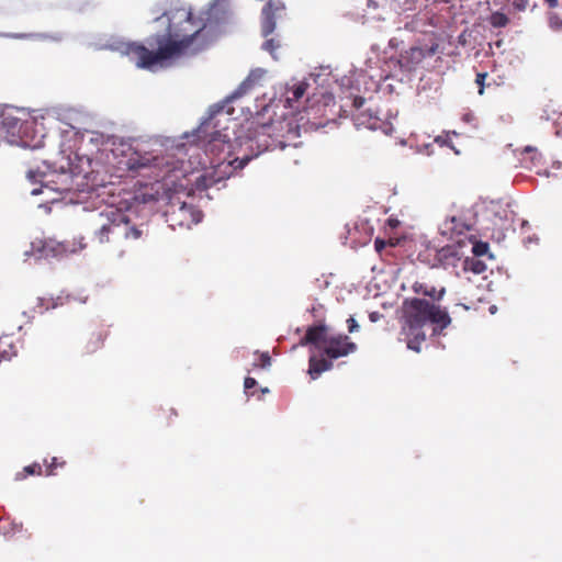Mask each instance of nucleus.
I'll return each instance as SVG.
<instances>
[{
    "label": "nucleus",
    "instance_id": "obj_16",
    "mask_svg": "<svg viewBox=\"0 0 562 562\" xmlns=\"http://www.w3.org/2000/svg\"><path fill=\"white\" fill-rule=\"evenodd\" d=\"M333 359H326L323 356H311L308 359V374L313 380H316L323 372L333 368Z\"/></svg>",
    "mask_w": 562,
    "mask_h": 562
},
{
    "label": "nucleus",
    "instance_id": "obj_14",
    "mask_svg": "<svg viewBox=\"0 0 562 562\" xmlns=\"http://www.w3.org/2000/svg\"><path fill=\"white\" fill-rule=\"evenodd\" d=\"M229 140L231 139L226 134L217 131L211 135V138L205 145V153L217 157L226 149L229 150Z\"/></svg>",
    "mask_w": 562,
    "mask_h": 562
},
{
    "label": "nucleus",
    "instance_id": "obj_17",
    "mask_svg": "<svg viewBox=\"0 0 562 562\" xmlns=\"http://www.w3.org/2000/svg\"><path fill=\"white\" fill-rule=\"evenodd\" d=\"M353 120L356 122V125L363 126L369 130H378L381 127L382 124V121L378 116V114L370 110L359 111L357 114L353 115Z\"/></svg>",
    "mask_w": 562,
    "mask_h": 562
},
{
    "label": "nucleus",
    "instance_id": "obj_34",
    "mask_svg": "<svg viewBox=\"0 0 562 562\" xmlns=\"http://www.w3.org/2000/svg\"><path fill=\"white\" fill-rule=\"evenodd\" d=\"M364 102H366V99H364V98H362V97H356V98L353 99V106H355L358 111H360V109L362 108V105L364 104Z\"/></svg>",
    "mask_w": 562,
    "mask_h": 562
},
{
    "label": "nucleus",
    "instance_id": "obj_25",
    "mask_svg": "<svg viewBox=\"0 0 562 562\" xmlns=\"http://www.w3.org/2000/svg\"><path fill=\"white\" fill-rule=\"evenodd\" d=\"M251 156H244L243 158H235L228 161V165L233 166L235 169H243L250 160Z\"/></svg>",
    "mask_w": 562,
    "mask_h": 562
},
{
    "label": "nucleus",
    "instance_id": "obj_33",
    "mask_svg": "<svg viewBox=\"0 0 562 562\" xmlns=\"http://www.w3.org/2000/svg\"><path fill=\"white\" fill-rule=\"evenodd\" d=\"M386 244H387V243H386L385 240H383V239H381V238H376V239L374 240V247H375V250H376L378 252H381V251H382V249H384V248H385Z\"/></svg>",
    "mask_w": 562,
    "mask_h": 562
},
{
    "label": "nucleus",
    "instance_id": "obj_37",
    "mask_svg": "<svg viewBox=\"0 0 562 562\" xmlns=\"http://www.w3.org/2000/svg\"><path fill=\"white\" fill-rule=\"evenodd\" d=\"M27 177H29L30 179H34V177H35L34 171L30 170V171H29V173H27Z\"/></svg>",
    "mask_w": 562,
    "mask_h": 562
},
{
    "label": "nucleus",
    "instance_id": "obj_32",
    "mask_svg": "<svg viewBox=\"0 0 562 562\" xmlns=\"http://www.w3.org/2000/svg\"><path fill=\"white\" fill-rule=\"evenodd\" d=\"M347 324H348V331L349 333H355L359 328V325H358V323L356 322V319L353 317H349L347 319Z\"/></svg>",
    "mask_w": 562,
    "mask_h": 562
},
{
    "label": "nucleus",
    "instance_id": "obj_30",
    "mask_svg": "<svg viewBox=\"0 0 562 562\" xmlns=\"http://www.w3.org/2000/svg\"><path fill=\"white\" fill-rule=\"evenodd\" d=\"M473 251L477 256L484 255L487 251V244H476L473 247Z\"/></svg>",
    "mask_w": 562,
    "mask_h": 562
},
{
    "label": "nucleus",
    "instance_id": "obj_26",
    "mask_svg": "<svg viewBox=\"0 0 562 562\" xmlns=\"http://www.w3.org/2000/svg\"><path fill=\"white\" fill-rule=\"evenodd\" d=\"M270 364H271V357H270L269 352L260 353L259 362L254 363L255 367H260L263 369L270 367Z\"/></svg>",
    "mask_w": 562,
    "mask_h": 562
},
{
    "label": "nucleus",
    "instance_id": "obj_10",
    "mask_svg": "<svg viewBox=\"0 0 562 562\" xmlns=\"http://www.w3.org/2000/svg\"><path fill=\"white\" fill-rule=\"evenodd\" d=\"M328 327L323 324H316L310 326L306 329L305 336L301 339L300 345H314L317 349L323 351V346H326L327 340H329Z\"/></svg>",
    "mask_w": 562,
    "mask_h": 562
},
{
    "label": "nucleus",
    "instance_id": "obj_27",
    "mask_svg": "<svg viewBox=\"0 0 562 562\" xmlns=\"http://www.w3.org/2000/svg\"><path fill=\"white\" fill-rule=\"evenodd\" d=\"M262 47L271 55H273L277 48L279 47V43H277L273 38H270L263 43Z\"/></svg>",
    "mask_w": 562,
    "mask_h": 562
},
{
    "label": "nucleus",
    "instance_id": "obj_15",
    "mask_svg": "<svg viewBox=\"0 0 562 562\" xmlns=\"http://www.w3.org/2000/svg\"><path fill=\"white\" fill-rule=\"evenodd\" d=\"M412 290L418 295L430 297L434 302L440 301L446 293L445 286L437 288L425 281H415L412 285Z\"/></svg>",
    "mask_w": 562,
    "mask_h": 562
},
{
    "label": "nucleus",
    "instance_id": "obj_22",
    "mask_svg": "<svg viewBox=\"0 0 562 562\" xmlns=\"http://www.w3.org/2000/svg\"><path fill=\"white\" fill-rule=\"evenodd\" d=\"M16 356V349L12 342L0 339V362L2 360L9 361L12 357Z\"/></svg>",
    "mask_w": 562,
    "mask_h": 562
},
{
    "label": "nucleus",
    "instance_id": "obj_31",
    "mask_svg": "<svg viewBox=\"0 0 562 562\" xmlns=\"http://www.w3.org/2000/svg\"><path fill=\"white\" fill-rule=\"evenodd\" d=\"M257 385V381L254 378L247 376L244 381V387L246 393Z\"/></svg>",
    "mask_w": 562,
    "mask_h": 562
},
{
    "label": "nucleus",
    "instance_id": "obj_18",
    "mask_svg": "<svg viewBox=\"0 0 562 562\" xmlns=\"http://www.w3.org/2000/svg\"><path fill=\"white\" fill-rule=\"evenodd\" d=\"M308 85L306 82H300L292 89L288 90L286 103L289 106H293L292 103L299 101L306 92Z\"/></svg>",
    "mask_w": 562,
    "mask_h": 562
},
{
    "label": "nucleus",
    "instance_id": "obj_24",
    "mask_svg": "<svg viewBox=\"0 0 562 562\" xmlns=\"http://www.w3.org/2000/svg\"><path fill=\"white\" fill-rule=\"evenodd\" d=\"M44 463L46 465L45 474L48 475V476L56 475L57 474V468H59V467L63 468L66 464L65 461H63V460L59 461L58 458H56V457H53L50 459V461L45 459Z\"/></svg>",
    "mask_w": 562,
    "mask_h": 562
},
{
    "label": "nucleus",
    "instance_id": "obj_35",
    "mask_svg": "<svg viewBox=\"0 0 562 562\" xmlns=\"http://www.w3.org/2000/svg\"><path fill=\"white\" fill-rule=\"evenodd\" d=\"M544 1L548 3V5L551 9H554V8H557L559 5L558 0H544Z\"/></svg>",
    "mask_w": 562,
    "mask_h": 562
},
{
    "label": "nucleus",
    "instance_id": "obj_12",
    "mask_svg": "<svg viewBox=\"0 0 562 562\" xmlns=\"http://www.w3.org/2000/svg\"><path fill=\"white\" fill-rule=\"evenodd\" d=\"M108 331L103 326H97L91 328V330L88 334L86 344H85V352L87 355H92L100 350L103 345L104 340L106 339Z\"/></svg>",
    "mask_w": 562,
    "mask_h": 562
},
{
    "label": "nucleus",
    "instance_id": "obj_39",
    "mask_svg": "<svg viewBox=\"0 0 562 562\" xmlns=\"http://www.w3.org/2000/svg\"><path fill=\"white\" fill-rule=\"evenodd\" d=\"M38 193H40V191H38L37 189H34V190L32 191V194H34V195H36V194H38Z\"/></svg>",
    "mask_w": 562,
    "mask_h": 562
},
{
    "label": "nucleus",
    "instance_id": "obj_11",
    "mask_svg": "<svg viewBox=\"0 0 562 562\" xmlns=\"http://www.w3.org/2000/svg\"><path fill=\"white\" fill-rule=\"evenodd\" d=\"M266 75V70L261 68L254 69L249 72L246 79L237 87V89L232 93V99H238L243 95L247 94L250 90H252L257 85L260 83L262 78Z\"/></svg>",
    "mask_w": 562,
    "mask_h": 562
},
{
    "label": "nucleus",
    "instance_id": "obj_2",
    "mask_svg": "<svg viewBox=\"0 0 562 562\" xmlns=\"http://www.w3.org/2000/svg\"><path fill=\"white\" fill-rule=\"evenodd\" d=\"M94 239L114 256L132 251L146 232L120 209L109 207L94 217Z\"/></svg>",
    "mask_w": 562,
    "mask_h": 562
},
{
    "label": "nucleus",
    "instance_id": "obj_13",
    "mask_svg": "<svg viewBox=\"0 0 562 562\" xmlns=\"http://www.w3.org/2000/svg\"><path fill=\"white\" fill-rule=\"evenodd\" d=\"M441 234L448 236L449 238H453L454 236H459L464 234L470 229L467 223L456 215L448 216L440 226Z\"/></svg>",
    "mask_w": 562,
    "mask_h": 562
},
{
    "label": "nucleus",
    "instance_id": "obj_40",
    "mask_svg": "<svg viewBox=\"0 0 562 562\" xmlns=\"http://www.w3.org/2000/svg\"><path fill=\"white\" fill-rule=\"evenodd\" d=\"M271 130L270 125H267V136H269V131Z\"/></svg>",
    "mask_w": 562,
    "mask_h": 562
},
{
    "label": "nucleus",
    "instance_id": "obj_8",
    "mask_svg": "<svg viewBox=\"0 0 562 562\" xmlns=\"http://www.w3.org/2000/svg\"><path fill=\"white\" fill-rule=\"evenodd\" d=\"M357 345L350 339L349 336L344 334L331 335L327 340L326 346H323V355L327 358L336 360L338 358L347 357L356 352Z\"/></svg>",
    "mask_w": 562,
    "mask_h": 562
},
{
    "label": "nucleus",
    "instance_id": "obj_3",
    "mask_svg": "<svg viewBox=\"0 0 562 562\" xmlns=\"http://www.w3.org/2000/svg\"><path fill=\"white\" fill-rule=\"evenodd\" d=\"M403 330L407 336V347L416 352L420 351V345L426 339L424 327L430 323L440 329L447 328L451 323L446 308L424 299H405L402 305Z\"/></svg>",
    "mask_w": 562,
    "mask_h": 562
},
{
    "label": "nucleus",
    "instance_id": "obj_7",
    "mask_svg": "<svg viewBox=\"0 0 562 562\" xmlns=\"http://www.w3.org/2000/svg\"><path fill=\"white\" fill-rule=\"evenodd\" d=\"M438 49L439 44L436 42L425 46H412L401 54V67L409 71L414 70L424 61L425 58L436 55Z\"/></svg>",
    "mask_w": 562,
    "mask_h": 562
},
{
    "label": "nucleus",
    "instance_id": "obj_4",
    "mask_svg": "<svg viewBox=\"0 0 562 562\" xmlns=\"http://www.w3.org/2000/svg\"><path fill=\"white\" fill-rule=\"evenodd\" d=\"M126 169L138 175H146L156 181V193L165 190L166 195L169 191L178 192L176 180L179 179L178 173L183 176L182 170L177 167V161L171 156H154L149 153L134 151L125 162ZM179 188L184 189L183 184Z\"/></svg>",
    "mask_w": 562,
    "mask_h": 562
},
{
    "label": "nucleus",
    "instance_id": "obj_9",
    "mask_svg": "<svg viewBox=\"0 0 562 562\" xmlns=\"http://www.w3.org/2000/svg\"><path fill=\"white\" fill-rule=\"evenodd\" d=\"M284 5L279 0H269L261 12V33L265 37L273 33L276 29V13L283 10Z\"/></svg>",
    "mask_w": 562,
    "mask_h": 562
},
{
    "label": "nucleus",
    "instance_id": "obj_1",
    "mask_svg": "<svg viewBox=\"0 0 562 562\" xmlns=\"http://www.w3.org/2000/svg\"><path fill=\"white\" fill-rule=\"evenodd\" d=\"M161 18H166L168 22L166 33L147 38V44L153 49L139 43L124 45V54L138 68L150 69L155 65L182 55L196 54L207 46L206 22L201 16H195L191 8L175 7L165 11ZM158 20L159 18H156V21Z\"/></svg>",
    "mask_w": 562,
    "mask_h": 562
},
{
    "label": "nucleus",
    "instance_id": "obj_36",
    "mask_svg": "<svg viewBox=\"0 0 562 562\" xmlns=\"http://www.w3.org/2000/svg\"><path fill=\"white\" fill-rule=\"evenodd\" d=\"M168 412H169V416H172V415H173V416H177V412H176L173 408H171V407H170V408L168 409Z\"/></svg>",
    "mask_w": 562,
    "mask_h": 562
},
{
    "label": "nucleus",
    "instance_id": "obj_20",
    "mask_svg": "<svg viewBox=\"0 0 562 562\" xmlns=\"http://www.w3.org/2000/svg\"><path fill=\"white\" fill-rule=\"evenodd\" d=\"M464 271H471L475 274L483 273L486 270V265L476 258H468L464 260Z\"/></svg>",
    "mask_w": 562,
    "mask_h": 562
},
{
    "label": "nucleus",
    "instance_id": "obj_41",
    "mask_svg": "<svg viewBox=\"0 0 562 562\" xmlns=\"http://www.w3.org/2000/svg\"><path fill=\"white\" fill-rule=\"evenodd\" d=\"M270 146H271V144H269V143L267 142L266 148L268 149Z\"/></svg>",
    "mask_w": 562,
    "mask_h": 562
},
{
    "label": "nucleus",
    "instance_id": "obj_19",
    "mask_svg": "<svg viewBox=\"0 0 562 562\" xmlns=\"http://www.w3.org/2000/svg\"><path fill=\"white\" fill-rule=\"evenodd\" d=\"M43 469L42 465L37 462H34L30 465H26L22 469V471H19L15 473V480L22 481L26 479L29 475H42Z\"/></svg>",
    "mask_w": 562,
    "mask_h": 562
},
{
    "label": "nucleus",
    "instance_id": "obj_28",
    "mask_svg": "<svg viewBox=\"0 0 562 562\" xmlns=\"http://www.w3.org/2000/svg\"><path fill=\"white\" fill-rule=\"evenodd\" d=\"M487 77V72H479L476 74L475 83L479 86V93L483 94L484 92V81Z\"/></svg>",
    "mask_w": 562,
    "mask_h": 562
},
{
    "label": "nucleus",
    "instance_id": "obj_38",
    "mask_svg": "<svg viewBox=\"0 0 562 562\" xmlns=\"http://www.w3.org/2000/svg\"><path fill=\"white\" fill-rule=\"evenodd\" d=\"M459 42H460V43H464V41H463V34H461V35L459 36Z\"/></svg>",
    "mask_w": 562,
    "mask_h": 562
},
{
    "label": "nucleus",
    "instance_id": "obj_21",
    "mask_svg": "<svg viewBox=\"0 0 562 562\" xmlns=\"http://www.w3.org/2000/svg\"><path fill=\"white\" fill-rule=\"evenodd\" d=\"M438 260L440 263L447 266V265H453L454 260L457 259V252L452 247H443L441 248L437 254Z\"/></svg>",
    "mask_w": 562,
    "mask_h": 562
},
{
    "label": "nucleus",
    "instance_id": "obj_29",
    "mask_svg": "<svg viewBox=\"0 0 562 562\" xmlns=\"http://www.w3.org/2000/svg\"><path fill=\"white\" fill-rule=\"evenodd\" d=\"M528 2L529 0H514L513 1V5L519 10V11H524L527 9L528 7Z\"/></svg>",
    "mask_w": 562,
    "mask_h": 562
},
{
    "label": "nucleus",
    "instance_id": "obj_5",
    "mask_svg": "<svg viewBox=\"0 0 562 562\" xmlns=\"http://www.w3.org/2000/svg\"><path fill=\"white\" fill-rule=\"evenodd\" d=\"M165 217L172 229L191 228L201 221L202 213L192 204L170 201L165 211Z\"/></svg>",
    "mask_w": 562,
    "mask_h": 562
},
{
    "label": "nucleus",
    "instance_id": "obj_6",
    "mask_svg": "<svg viewBox=\"0 0 562 562\" xmlns=\"http://www.w3.org/2000/svg\"><path fill=\"white\" fill-rule=\"evenodd\" d=\"M85 247L82 237L64 240L45 238L33 243V248L43 257H63L82 250Z\"/></svg>",
    "mask_w": 562,
    "mask_h": 562
},
{
    "label": "nucleus",
    "instance_id": "obj_23",
    "mask_svg": "<svg viewBox=\"0 0 562 562\" xmlns=\"http://www.w3.org/2000/svg\"><path fill=\"white\" fill-rule=\"evenodd\" d=\"M490 23L494 27H505L509 23V19L505 13L496 11L491 14Z\"/></svg>",
    "mask_w": 562,
    "mask_h": 562
}]
</instances>
